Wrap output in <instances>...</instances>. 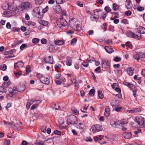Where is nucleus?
<instances>
[{"label":"nucleus","instance_id":"2eb2a0df","mask_svg":"<svg viewBox=\"0 0 145 145\" xmlns=\"http://www.w3.org/2000/svg\"><path fill=\"white\" fill-rule=\"evenodd\" d=\"M37 77L40 79V81H42L43 82L45 83V81L44 80V76L43 75L40 73H37Z\"/></svg>","mask_w":145,"mask_h":145},{"label":"nucleus","instance_id":"f03ea898","mask_svg":"<svg viewBox=\"0 0 145 145\" xmlns=\"http://www.w3.org/2000/svg\"><path fill=\"white\" fill-rule=\"evenodd\" d=\"M67 122L68 125H70L73 123V125L76 127L77 125L78 120L76 116L71 115L69 116L67 118Z\"/></svg>","mask_w":145,"mask_h":145},{"label":"nucleus","instance_id":"864d4df0","mask_svg":"<svg viewBox=\"0 0 145 145\" xmlns=\"http://www.w3.org/2000/svg\"><path fill=\"white\" fill-rule=\"evenodd\" d=\"M105 10L106 12L107 13L108 12L111 10V9L110 7H106L105 8Z\"/></svg>","mask_w":145,"mask_h":145},{"label":"nucleus","instance_id":"5701e85b","mask_svg":"<svg viewBox=\"0 0 145 145\" xmlns=\"http://www.w3.org/2000/svg\"><path fill=\"white\" fill-rule=\"evenodd\" d=\"M137 31L140 34L145 33V28L143 27H140L139 29H137Z\"/></svg>","mask_w":145,"mask_h":145},{"label":"nucleus","instance_id":"f704fd0d","mask_svg":"<svg viewBox=\"0 0 145 145\" xmlns=\"http://www.w3.org/2000/svg\"><path fill=\"white\" fill-rule=\"evenodd\" d=\"M77 41V39L76 38L72 39L71 41V44L73 45H74L76 43Z\"/></svg>","mask_w":145,"mask_h":145},{"label":"nucleus","instance_id":"aec40b11","mask_svg":"<svg viewBox=\"0 0 145 145\" xmlns=\"http://www.w3.org/2000/svg\"><path fill=\"white\" fill-rule=\"evenodd\" d=\"M110 110L109 108L107 107L105 109V111L104 113V115L106 117H108L110 114Z\"/></svg>","mask_w":145,"mask_h":145},{"label":"nucleus","instance_id":"39448f33","mask_svg":"<svg viewBox=\"0 0 145 145\" xmlns=\"http://www.w3.org/2000/svg\"><path fill=\"white\" fill-rule=\"evenodd\" d=\"M78 23H79V21L77 19L73 18L70 20L69 24L71 27L73 28Z\"/></svg>","mask_w":145,"mask_h":145},{"label":"nucleus","instance_id":"20e7f679","mask_svg":"<svg viewBox=\"0 0 145 145\" xmlns=\"http://www.w3.org/2000/svg\"><path fill=\"white\" fill-rule=\"evenodd\" d=\"M127 35L128 37H132L134 39L139 40L141 39V36L140 35H136L133 32L131 31H129L127 33Z\"/></svg>","mask_w":145,"mask_h":145},{"label":"nucleus","instance_id":"c03bdc74","mask_svg":"<svg viewBox=\"0 0 145 145\" xmlns=\"http://www.w3.org/2000/svg\"><path fill=\"white\" fill-rule=\"evenodd\" d=\"M72 111L73 113L76 115L78 114L79 113L77 109H75L74 108L72 109Z\"/></svg>","mask_w":145,"mask_h":145},{"label":"nucleus","instance_id":"bf43d9fd","mask_svg":"<svg viewBox=\"0 0 145 145\" xmlns=\"http://www.w3.org/2000/svg\"><path fill=\"white\" fill-rule=\"evenodd\" d=\"M30 71H31L30 69V66L29 65H27L26 68V72L28 74L30 72Z\"/></svg>","mask_w":145,"mask_h":145},{"label":"nucleus","instance_id":"393cba45","mask_svg":"<svg viewBox=\"0 0 145 145\" xmlns=\"http://www.w3.org/2000/svg\"><path fill=\"white\" fill-rule=\"evenodd\" d=\"M65 42L62 40H56L55 41V44L57 45H61L63 44Z\"/></svg>","mask_w":145,"mask_h":145},{"label":"nucleus","instance_id":"f257e3e1","mask_svg":"<svg viewBox=\"0 0 145 145\" xmlns=\"http://www.w3.org/2000/svg\"><path fill=\"white\" fill-rule=\"evenodd\" d=\"M127 121L126 120L118 121H112L110 122L111 125L114 127L120 128L121 125L127 124Z\"/></svg>","mask_w":145,"mask_h":145},{"label":"nucleus","instance_id":"c9c22d12","mask_svg":"<svg viewBox=\"0 0 145 145\" xmlns=\"http://www.w3.org/2000/svg\"><path fill=\"white\" fill-rule=\"evenodd\" d=\"M98 95L100 99H102L104 97V95L102 93V92L100 91H98Z\"/></svg>","mask_w":145,"mask_h":145},{"label":"nucleus","instance_id":"ea45409f","mask_svg":"<svg viewBox=\"0 0 145 145\" xmlns=\"http://www.w3.org/2000/svg\"><path fill=\"white\" fill-rule=\"evenodd\" d=\"M27 24L28 25H30L33 26H35V25L36 24L35 23V22H32V21L28 22L27 23Z\"/></svg>","mask_w":145,"mask_h":145},{"label":"nucleus","instance_id":"5fc2aeb1","mask_svg":"<svg viewBox=\"0 0 145 145\" xmlns=\"http://www.w3.org/2000/svg\"><path fill=\"white\" fill-rule=\"evenodd\" d=\"M54 133L55 134L57 135H61V132L58 130H55L54 131Z\"/></svg>","mask_w":145,"mask_h":145},{"label":"nucleus","instance_id":"ddd939ff","mask_svg":"<svg viewBox=\"0 0 145 145\" xmlns=\"http://www.w3.org/2000/svg\"><path fill=\"white\" fill-rule=\"evenodd\" d=\"M142 111L141 109L140 108H134L132 109L127 110V111L129 113H137L140 112Z\"/></svg>","mask_w":145,"mask_h":145},{"label":"nucleus","instance_id":"0e129e2a","mask_svg":"<svg viewBox=\"0 0 145 145\" xmlns=\"http://www.w3.org/2000/svg\"><path fill=\"white\" fill-rule=\"evenodd\" d=\"M10 141L9 140H5L3 145H10Z\"/></svg>","mask_w":145,"mask_h":145},{"label":"nucleus","instance_id":"13d9d810","mask_svg":"<svg viewBox=\"0 0 145 145\" xmlns=\"http://www.w3.org/2000/svg\"><path fill=\"white\" fill-rule=\"evenodd\" d=\"M125 14L127 16H129L131 14V12L130 10H128L125 12Z\"/></svg>","mask_w":145,"mask_h":145},{"label":"nucleus","instance_id":"7c9ffc66","mask_svg":"<svg viewBox=\"0 0 145 145\" xmlns=\"http://www.w3.org/2000/svg\"><path fill=\"white\" fill-rule=\"evenodd\" d=\"M72 61L70 59H67L66 62V64L68 66H70L72 65Z\"/></svg>","mask_w":145,"mask_h":145},{"label":"nucleus","instance_id":"6ab92c4d","mask_svg":"<svg viewBox=\"0 0 145 145\" xmlns=\"http://www.w3.org/2000/svg\"><path fill=\"white\" fill-rule=\"evenodd\" d=\"M105 48L106 52L109 54L111 53L114 51L112 48L109 46H105Z\"/></svg>","mask_w":145,"mask_h":145},{"label":"nucleus","instance_id":"3c124183","mask_svg":"<svg viewBox=\"0 0 145 145\" xmlns=\"http://www.w3.org/2000/svg\"><path fill=\"white\" fill-rule=\"evenodd\" d=\"M65 0H56V3L58 4H61L64 3Z\"/></svg>","mask_w":145,"mask_h":145},{"label":"nucleus","instance_id":"412c9836","mask_svg":"<svg viewBox=\"0 0 145 145\" xmlns=\"http://www.w3.org/2000/svg\"><path fill=\"white\" fill-rule=\"evenodd\" d=\"M38 22L39 23L43 26H46L48 24V22L47 21L42 20L41 19H39L38 20Z\"/></svg>","mask_w":145,"mask_h":145},{"label":"nucleus","instance_id":"4468645a","mask_svg":"<svg viewBox=\"0 0 145 145\" xmlns=\"http://www.w3.org/2000/svg\"><path fill=\"white\" fill-rule=\"evenodd\" d=\"M123 135L126 138H130L132 137L131 133L130 132H124L123 133Z\"/></svg>","mask_w":145,"mask_h":145},{"label":"nucleus","instance_id":"e2e57ef3","mask_svg":"<svg viewBox=\"0 0 145 145\" xmlns=\"http://www.w3.org/2000/svg\"><path fill=\"white\" fill-rule=\"evenodd\" d=\"M27 44H24L21 45L20 47V49L22 50L26 46Z\"/></svg>","mask_w":145,"mask_h":145},{"label":"nucleus","instance_id":"de8ad7c7","mask_svg":"<svg viewBox=\"0 0 145 145\" xmlns=\"http://www.w3.org/2000/svg\"><path fill=\"white\" fill-rule=\"evenodd\" d=\"M95 61V59L92 57L89 56V59L88 62L90 63H91L93 61Z\"/></svg>","mask_w":145,"mask_h":145},{"label":"nucleus","instance_id":"473e14b6","mask_svg":"<svg viewBox=\"0 0 145 145\" xmlns=\"http://www.w3.org/2000/svg\"><path fill=\"white\" fill-rule=\"evenodd\" d=\"M7 68V66L4 64H2L0 66L1 69L3 71H5L6 69Z\"/></svg>","mask_w":145,"mask_h":145},{"label":"nucleus","instance_id":"6e6552de","mask_svg":"<svg viewBox=\"0 0 145 145\" xmlns=\"http://www.w3.org/2000/svg\"><path fill=\"white\" fill-rule=\"evenodd\" d=\"M21 7L25 9L28 10L31 8V4L29 2H24L21 4Z\"/></svg>","mask_w":145,"mask_h":145},{"label":"nucleus","instance_id":"052dcab7","mask_svg":"<svg viewBox=\"0 0 145 145\" xmlns=\"http://www.w3.org/2000/svg\"><path fill=\"white\" fill-rule=\"evenodd\" d=\"M74 83L75 84V86L77 88H78L79 87V84L76 81V80H74Z\"/></svg>","mask_w":145,"mask_h":145},{"label":"nucleus","instance_id":"a878e982","mask_svg":"<svg viewBox=\"0 0 145 145\" xmlns=\"http://www.w3.org/2000/svg\"><path fill=\"white\" fill-rule=\"evenodd\" d=\"M7 89L3 88V86H0V95L2 93H6L7 92Z\"/></svg>","mask_w":145,"mask_h":145},{"label":"nucleus","instance_id":"e433bc0d","mask_svg":"<svg viewBox=\"0 0 145 145\" xmlns=\"http://www.w3.org/2000/svg\"><path fill=\"white\" fill-rule=\"evenodd\" d=\"M118 6L116 4H114L113 5V9L114 10H116L118 9Z\"/></svg>","mask_w":145,"mask_h":145},{"label":"nucleus","instance_id":"72a5a7b5","mask_svg":"<svg viewBox=\"0 0 145 145\" xmlns=\"http://www.w3.org/2000/svg\"><path fill=\"white\" fill-rule=\"evenodd\" d=\"M95 91L94 89H92L90 90L89 92V94L91 96H93L95 93Z\"/></svg>","mask_w":145,"mask_h":145},{"label":"nucleus","instance_id":"c756f323","mask_svg":"<svg viewBox=\"0 0 145 145\" xmlns=\"http://www.w3.org/2000/svg\"><path fill=\"white\" fill-rule=\"evenodd\" d=\"M18 90L17 88H14L11 91H9L10 93L12 94H14L16 93Z\"/></svg>","mask_w":145,"mask_h":145},{"label":"nucleus","instance_id":"69168bd1","mask_svg":"<svg viewBox=\"0 0 145 145\" xmlns=\"http://www.w3.org/2000/svg\"><path fill=\"white\" fill-rule=\"evenodd\" d=\"M112 88L114 89L115 90L116 89V87H118L117 84L116 83H114L113 85H112Z\"/></svg>","mask_w":145,"mask_h":145},{"label":"nucleus","instance_id":"4c0bfd02","mask_svg":"<svg viewBox=\"0 0 145 145\" xmlns=\"http://www.w3.org/2000/svg\"><path fill=\"white\" fill-rule=\"evenodd\" d=\"M21 123L20 122H19L18 123H17L16 124H14L13 123L12 127H15L16 128H18V126H19L20 125H21Z\"/></svg>","mask_w":145,"mask_h":145},{"label":"nucleus","instance_id":"6e6d98bb","mask_svg":"<svg viewBox=\"0 0 145 145\" xmlns=\"http://www.w3.org/2000/svg\"><path fill=\"white\" fill-rule=\"evenodd\" d=\"M10 13V12L9 11H5L3 12V14L4 15H5V16H8V15H9Z\"/></svg>","mask_w":145,"mask_h":145},{"label":"nucleus","instance_id":"49530a36","mask_svg":"<svg viewBox=\"0 0 145 145\" xmlns=\"http://www.w3.org/2000/svg\"><path fill=\"white\" fill-rule=\"evenodd\" d=\"M114 59L115 61L118 62L120 61L121 60V58L118 56H116L114 58Z\"/></svg>","mask_w":145,"mask_h":145},{"label":"nucleus","instance_id":"4d7b16f0","mask_svg":"<svg viewBox=\"0 0 145 145\" xmlns=\"http://www.w3.org/2000/svg\"><path fill=\"white\" fill-rule=\"evenodd\" d=\"M144 9V7L141 6H139L137 8V10L139 11H142Z\"/></svg>","mask_w":145,"mask_h":145},{"label":"nucleus","instance_id":"338daca9","mask_svg":"<svg viewBox=\"0 0 145 145\" xmlns=\"http://www.w3.org/2000/svg\"><path fill=\"white\" fill-rule=\"evenodd\" d=\"M86 140L87 141H89L90 142H92V140L90 137H87L86 138Z\"/></svg>","mask_w":145,"mask_h":145},{"label":"nucleus","instance_id":"37998d69","mask_svg":"<svg viewBox=\"0 0 145 145\" xmlns=\"http://www.w3.org/2000/svg\"><path fill=\"white\" fill-rule=\"evenodd\" d=\"M39 41V39L35 38L33 39L32 40V42L34 43H36L38 42Z\"/></svg>","mask_w":145,"mask_h":145},{"label":"nucleus","instance_id":"bb28decb","mask_svg":"<svg viewBox=\"0 0 145 145\" xmlns=\"http://www.w3.org/2000/svg\"><path fill=\"white\" fill-rule=\"evenodd\" d=\"M10 82L8 81L7 82H5L2 84V86L4 88H7L10 84Z\"/></svg>","mask_w":145,"mask_h":145},{"label":"nucleus","instance_id":"09e8293b","mask_svg":"<svg viewBox=\"0 0 145 145\" xmlns=\"http://www.w3.org/2000/svg\"><path fill=\"white\" fill-rule=\"evenodd\" d=\"M47 142L46 143H50L53 142V138H50L48 140H46L45 141V142Z\"/></svg>","mask_w":145,"mask_h":145},{"label":"nucleus","instance_id":"dca6fc26","mask_svg":"<svg viewBox=\"0 0 145 145\" xmlns=\"http://www.w3.org/2000/svg\"><path fill=\"white\" fill-rule=\"evenodd\" d=\"M2 8L3 9L5 10H7L8 9H9L10 10H12L10 8V7L8 4L7 3H5L3 4L2 6Z\"/></svg>","mask_w":145,"mask_h":145},{"label":"nucleus","instance_id":"a211bd4d","mask_svg":"<svg viewBox=\"0 0 145 145\" xmlns=\"http://www.w3.org/2000/svg\"><path fill=\"white\" fill-rule=\"evenodd\" d=\"M134 69L132 67L128 68L127 70V74L130 76H132L133 74Z\"/></svg>","mask_w":145,"mask_h":145},{"label":"nucleus","instance_id":"79ce46f5","mask_svg":"<svg viewBox=\"0 0 145 145\" xmlns=\"http://www.w3.org/2000/svg\"><path fill=\"white\" fill-rule=\"evenodd\" d=\"M61 67V65L60 64H58V65H55V70L58 72L57 69H59Z\"/></svg>","mask_w":145,"mask_h":145},{"label":"nucleus","instance_id":"58836bf2","mask_svg":"<svg viewBox=\"0 0 145 145\" xmlns=\"http://www.w3.org/2000/svg\"><path fill=\"white\" fill-rule=\"evenodd\" d=\"M123 84L124 85L127 86L129 88H131V86H133V85L132 84H131L129 83L128 82H123Z\"/></svg>","mask_w":145,"mask_h":145},{"label":"nucleus","instance_id":"8fccbe9b","mask_svg":"<svg viewBox=\"0 0 145 145\" xmlns=\"http://www.w3.org/2000/svg\"><path fill=\"white\" fill-rule=\"evenodd\" d=\"M105 43L109 45H110L112 44V41L111 40H106L105 41Z\"/></svg>","mask_w":145,"mask_h":145},{"label":"nucleus","instance_id":"774afa93","mask_svg":"<svg viewBox=\"0 0 145 145\" xmlns=\"http://www.w3.org/2000/svg\"><path fill=\"white\" fill-rule=\"evenodd\" d=\"M28 144V143L25 140H23L22 143V145H27Z\"/></svg>","mask_w":145,"mask_h":145},{"label":"nucleus","instance_id":"a19ab883","mask_svg":"<svg viewBox=\"0 0 145 145\" xmlns=\"http://www.w3.org/2000/svg\"><path fill=\"white\" fill-rule=\"evenodd\" d=\"M98 17H97L96 16H93V17H91L90 18L91 19V20L92 21H97V19H98Z\"/></svg>","mask_w":145,"mask_h":145},{"label":"nucleus","instance_id":"1a4fd4ad","mask_svg":"<svg viewBox=\"0 0 145 145\" xmlns=\"http://www.w3.org/2000/svg\"><path fill=\"white\" fill-rule=\"evenodd\" d=\"M33 12L37 17L39 18H41L42 16L40 15V9L39 8L37 7L34 8L33 10Z\"/></svg>","mask_w":145,"mask_h":145},{"label":"nucleus","instance_id":"0eeeda50","mask_svg":"<svg viewBox=\"0 0 145 145\" xmlns=\"http://www.w3.org/2000/svg\"><path fill=\"white\" fill-rule=\"evenodd\" d=\"M92 130L93 132H95L96 131H102L103 128L102 126L100 125H95L91 127Z\"/></svg>","mask_w":145,"mask_h":145},{"label":"nucleus","instance_id":"b1692460","mask_svg":"<svg viewBox=\"0 0 145 145\" xmlns=\"http://www.w3.org/2000/svg\"><path fill=\"white\" fill-rule=\"evenodd\" d=\"M44 80L45 82V83L43 82L42 81H40L42 83H43L44 84H47V85H48L50 84V80L49 79V76L45 77V76H44Z\"/></svg>","mask_w":145,"mask_h":145},{"label":"nucleus","instance_id":"4be33fe9","mask_svg":"<svg viewBox=\"0 0 145 145\" xmlns=\"http://www.w3.org/2000/svg\"><path fill=\"white\" fill-rule=\"evenodd\" d=\"M55 11L57 13H60L61 12V9L59 5H57L56 7L55 8H54Z\"/></svg>","mask_w":145,"mask_h":145},{"label":"nucleus","instance_id":"7ed1b4c3","mask_svg":"<svg viewBox=\"0 0 145 145\" xmlns=\"http://www.w3.org/2000/svg\"><path fill=\"white\" fill-rule=\"evenodd\" d=\"M57 24L59 27L63 28V27L65 26L67 24V22L65 19L60 18L57 20Z\"/></svg>","mask_w":145,"mask_h":145},{"label":"nucleus","instance_id":"9b49d317","mask_svg":"<svg viewBox=\"0 0 145 145\" xmlns=\"http://www.w3.org/2000/svg\"><path fill=\"white\" fill-rule=\"evenodd\" d=\"M44 60L46 63H48L52 64L53 62V59L52 57L50 56L45 57Z\"/></svg>","mask_w":145,"mask_h":145},{"label":"nucleus","instance_id":"f3484780","mask_svg":"<svg viewBox=\"0 0 145 145\" xmlns=\"http://www.w3.org/2000/svg\"><path fill=\"white\" fill-rule=\"evenodd\" d=\"M138 54L140 60L142 61L143 59L144 61L145 58V54L142 52H140L138 53Z\"/></svg>","mask_w":145,"mask_h":145},{"label":"nucleus","instance_id":"680f3d73","mask_svg":"<svg viewBox=\"0 0 145 145\" xmlns=\"http://www.w3.org/2000/svg\"><path fill=\"white\" fill-rule=\"evenodd\" d=\"M6 27L7 28L10 29L11 27V25L9 22H8L6 25Z\"/></svg>","mask_w":145,"mask_h":145},{"label":"nucleus","instance_id":"603ef678","mask_svg":"<svg viewBox=\"0 0 145 145\" xmlns=\"http://www.w3.org/2000/svg\"><path fill=\"white\" fill-rule=\"evenodd\" d=\"M46 127L45 126H42L41 128V131L43 133H45L46 132Z\"/></svg>","mask_w":145,"mask_h":145},{"label":"nucleus","instance_id":"2f4dec72","mask_svg":"<svg viewBox=\"0 0 145 145\" xmlns=\"http://www.w3.org/2000/svg\"><path fill=\"white\" fill-rule=\"evenodd\" d=\"M107 13H105L103 12L101 15L100 18L102 19L103 20H105V18L107 16Z\"/></svg>","mask_w":145,"mask_h":145},{"label":"nucleus","instance_id":"423d86ee","mask_svg":"<svg viewBox=\"0 0 145 145\" xmlns=\"http://www.w3.org/2000/svg\"><path fill=\"white\" fill-rule=\"evenodd\" d=\"M145 121L144 118L141 116L136 117L135 121L138 123L139 125L142 126L144 125Z\"/></svg>","mask_w":145,"mask_h":145},{"label":"nucleus","instance_id":"a18cd8bd","mask_svg":"<svg viewBox=\"0 0 145 145\" xmlns=\"http://www.w3.org/2000/svg\"><path fill=\"white\" fill-rule=\"evenodd\" d=\"M22 74V71L18 72H17L15 73V74L16 77L18 78L19 76H20Z\"/></svg>","mask_w":145,"mask_h":145},{"label":"nucleus","instance_id":"c85d7f7f","mask_svg":"<svg viewBox=\"0 0 145 145\" xmlns=\"http://www.w3.org/2000/svg\"><path fill=\"white\" fill-rule=\"evenodd\" d=\"M78 23L75 26V28H74V29L75 30L77 31H80L81 30V27L80 26V24Z\"/></svg>","mask_w":145,"mask_h":145},{"label":"nucleus","instance_id":"cd10ccee","mask_svg":"<svg viewBox=\"0 0 145 145\" xmlns=\"http://www.w3.org/2000/svg\"><path fill=\"white\" fill-rule=\"evenodd\" d=\"M19 62H18L14 64V67L15 69L17 70L18 69H20L22 67L23 65H22L21 66H20L19 65Z\"/></svg>","mask_w":145,"mask_h":145},{"label":"nucleus","instance_id":"f8f14e48","mask_svg":"<svg viewBox=\"0 0 145 145\" xmlns=\"http://www.w3.org/2000/svg\"><path fill=\"white\" fill-rule=\"evenodd\" d=\"M103 63L102 67L103 68H107L109 66V63L107 59H104L102 60Z\"/></svg>","mask_w":145,"mask_h":145},{"label":"nucleus","instance_id":"9d476101","mask_svg":"<svg viewBox=\"0 0 145 145\" xmlns=\"http://www.w3.org/2000/svg\"><path fill=\"white\" fill-rule=\"evenodd\" d=\"M125 6L126 8L127 9H130L132 8L133 5L130 0H126Z\"/></svg>","mask_w":145,"mask_h":145}]
</instances>
